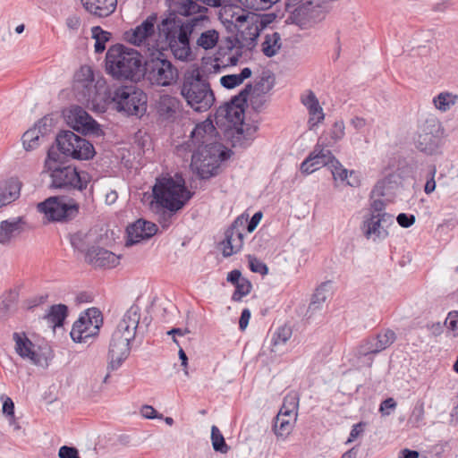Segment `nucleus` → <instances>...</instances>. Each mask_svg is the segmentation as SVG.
<instances>
[{"instance_id":"e433bc0d","label":"nucleus","mask_w":458,"mask_h":458,"mask_svg":"<svg viewBox=\"0 0 458 458\" xmlns=\"http://www.w3.org/2000/svg\"><path fill=\"white\" fill-rule=\"evenodd\" d=\"M92 38L95 42V52L100 54L106 49V43L110 39L111 33L102 30L99 26L91 29Z\"/></svg>"},{"instance_id":"72a5a7b5","label":"nucleus","mask_w":458,"mask_h":458,"mask_svg":"<svg viewBox=\"0 0 458 458\" xmlns=\"http://www.w3.org/2000/svg\"><path fill=\"white\" fill-rule=\"evenodd\" d=\"M251 73V70L249 67H245L239 74H228L222 76L220 83L224 88L232 89L241 85L244 80L250 78Z\"/></svg>"},{"instance_id":"864d4df0","label":"nucleus","mask_w":458,"mask_h":458,"mask_svg":"<svg viewBox=\"0 0 458 458\" xmlns=\"http://www.w3.org/2000/svg\"><path fill=\"white\" fill-rule=\"evenodd\" d=\"M292 336V329L289 327H279L272 337L274 345L284 344Z\"/></svg>"},{"instance_id":"393cba45","label":"nucleus","mask_w":458,"mask_h":458,"mask_svg":"<svg viewBox=\"0 0 458 458\" xmlns=\"http://www.w3.org/2000/svg\"><path fill=\"white\" fill-rule=\"evenodd\" d=\"M47 117L42 118L34 128L29 129L22 135V144L27 151L33 150L39 146L40 137H43L48 131Z\"/></svg>"},{"instance_id":"2eb2a0df","label":"nucleus","mask_w":458,"mask_h":458,"mask_svg":"<svg viewBox=\"0 0 458 458\" xmlns=\"http://www.w3.org/2000/svg\"><path fill=\"white\" fill-rule=\"evenodd\" d=\"M248 215H240L225 232V239L221 242L222 254L225 258L238 253L243 246L245 225Z\"/></svg>"},{"instance_id":"13d9d810","label":"nucleus","mask_w":458,"mask_h":458,"mask_svg":"<svg viewBox=\"0 0 458 458\" xmlns=\"http://www.w3.org/2000/svg\"><path fill=\"white\" fill-rule=\"evenodd\" d=\"M344 136V123L342 121H337L333 124L330 131V137L335 142L343 139Z\"/></svg>"},{"instance_id":"c9c22d12","label":"nucleus","mask_w":458,"mask_h":458,"mask_svg":"<svg viewBox=\"0 0 458 458\" xmlns=\"http://www.w3.org/2000/svg\"><path fill=\"white\" fill-rule=\"evenodd\" d=\"M458 99L457 95L448 92H442L433 98V103L438 110L445 112L456 103Z\"/></svg>"},{"instance_id":"9d476101","label":"nucleus","mask_w":458,"mask_h":458,"mask_svg":"<svg viewBox=\"0 0 458 458\" xmlns=\"http://www.w3.org/2000/svg\"><path fill=\"white\" fill-rule=\"evenodd\" d=\"M55 142L61 153L74 159L89 160L96 154L92 143L72 131H60L56 135Z\"/></svg>"},{"instance_id":"f257e3e1","label":"nucleus","mask_w":458,"mask_h":458,"mask_svg":"<svg viewBox=\"0 0 458 458\" xmlns=\"http://www.w3.org/2000/svg\"><path fill=\"white\" fill-rule=\"evenodd\" d=\"M56 153L49 150L45 167L50 173V187L73 191L74 198L50 197L38 205V209L48 220L69 221L79 214L81 205L87 206L94 200V184L89 173L78 170L75 166H62L56 163Z\"/></svg>"},{"instance_id":"ea45409f","label":"nucleus","mask_w":458,"mask_h":458,"mask_svg":"<svg viewBox=\"0 0 458 458\" xmlns=\"http://www.w3.org/2000/svg\"><path fill=\"white\" fill-rule=\"evenodd\" d=\"M378 341V352H381L390 347L396 340V334L391 329H382L376 334Z\"/></svg>"},{"instance_id":"2f4dec72","label":"nucleus","mask_w":458,"mask_h":458,"mask_svg":"<svg viewBox=\"0 0 458 458\" xmlns=\"http://www.w3.org/2000/svg\"><path fill=\"white\" fill-rule=\"evenodd\" d=\"M70 243L72 248L83 253L86 256V252L89 250H91V234L87 232L79 231L74 233L70 234Z\"/></svg>"},{"instance_id":"338daca9","label":"nucleus","mask_w":458,"mask_h":458,"mask_svg":"<svg viewBox=\"0 0 458 458\" xmlns=\"http://www.w3.org/2000/svg\"><path fill=\"white\" fill-rule=\"evenodd\" d=\"M141 414L146 419H162L163 415L158 414L157 411L150 405H143Z\"/></svg>"},{"instance_id":"a878e982","label":"nucleus","mask_w":458,"mask_h":458,"mask_svg":"<svg viewBox=\"0 0 458 458\" xmlns=\"http://www.w3.org/2000/svg\"><path fill=\"white\" fill-rule=\"evenodd\" d=\"M13 338L15 342V351L23 359H29L33 364H40L39 355L34 352V344L25 333H14Z\"/></svg>"},{"instance_id":"37998d69","label":"nucleus","mask_w":458,"mask_h":458,"mask_svg":"<svg viewBox=\"0 0 458 458\" xmlns=\"http://www.w3.org/2000/svg\"><path fill=\"white\" fill-rule=\"evenodd\" d=\"M299 405V397L296 393L287 394L284 399V403L280 409L281 415L292 416L296 412Z\"/></svg>"},{"instance_id":"473e14b6","label":"nucleus","mask_w":458,"mask_h":458,"mask_svg":"<svg viewBox=\"0 0 458 458\" xmlns=\"http://www.w3.org/2000/svg\"><path fill=\"white\" fill-rule=\"evenodd\" d=\"M281 46V36L278 32L267 33L262 43V52L266 56L272 57L277 54Z\"/></svg>"},{"instance_id":"79ce46f5","label":"nucleus","mask_w":458,"mask_h":458,"mask_svg":"<svg viewBox=\"0 0 458 458\" xmlns=\"http://www.w3.org/2000/svg\"><path fill=\"white\" fill-rule=\"evenodd\" d=\"M211 441L216 452L226 454L229 451V446L225 443L224 436L216 426H212L211 428Z\"/></svg>"},{"instance_id":"6ab92c4d","label":"nucleus","mask_w":458,"mask_h":458,"mask_svg":"<svg viewBox=\"0 0 458 458\" xmlns=\"http://www.w3.org/2000/svg\"><path fill=\"white\" fill-rule=\"evenodd\" d=\"M157 15L151 14L136 28L127 30L124 38L127 42L137 47L149 46V41L155 33Z\"/></svg>"},{"instance_id":"b1692460","label":"nucleus","mask_w":458,"mask_h":458,"mask_svg":"<svg viewBox=\"0 0 458 458\" xmlns=\"http://www.w3.org/2000/svg\"><path fill=\"white\" fill-rule=\"evenodd\" d=\"M301 103L306 106L309 112V128L314 129L318 123L325 119L323 108L313 91L309 90L307 95L301 97Z\"/></svg>"},{"instance_id":"412c9836","label":"nucleus","mask_w":458,"mask_h":458,"mask_svg":"<svg viewBox=\"0 0 458 458\" xmlns=\"http://www.w3.org/2000/svg\"><path fill=\"white\" fill-rule=\"evenodd\" d=\"M157 232V226L152 222L144 219H138L127 226L126 246H131L141 240L149 239Z\"/></svg>"},{"instance_id":"a19ab883","label":"nucleus","mask_w":458,"mask_h":458,"mask_svg":"<svg viewBox=\"0 0 458 458\" xmlns=\"http://www.w3.org/2000/svg\"><path fill=\"white\" fill-rule=\"evenodd\" d=\"M378 341V352H381L390 347L396 340V334L391 329H382L376 334Z\"/></svg>"},{"instance_id":"09e8293b","label":"nucleus","mask_w":458,"mask_h":458,"mask_svg":"<svg viewBox=\"0 0 458 458\" xmlns=\"http://www.w3.org/2000/svg\"><path fill=\"white\" fill-rule=\"evenodd\" d=\"M329 170L335 181L345 182L348 178L349 170L344 168L338 159L334 158Z\"/></svg>"},{"instance_id":"bf43d9fd","label":"nucleus","mask_w":458,"mask_h":458,"mask_svg":"<svg viewBox=\"0 0 458 458\" xmlns=\"http://www.w3.org/2000/svg\"><path fill=\"white\" fill-rule=\"evenodd\" d=\"M361 347L357 346L355 351V356L359 360V361L368 368H371L374 362V356L376 354H362Z\"/></svg>"},{"instance_id":"49530a36","label":"nucleus","mask_w":458,"mask_h":458,"mask_svg":"<svg viewBox=\"0 0 458 458\" xmlns=\"http://www.w3.org/2000/svg\"><path fill=\"white\" fill-rule=\"evenodd\" d=\"M361 347L362 354H377L378 352V341L375 335H371L365 339H363L360 344L358 345Z\"/></svg>"},{"instance_id":"4d7b16f0","label":"nucleus","mask_w":458,"mask_h":458,"mask_svg":"<svg viewBox=\"0 0 458 458\" xmlns=\"http://www.w3.org/2000/svg\"><path fill=\"white\" fill-rule=\"evenodd\" d=\"M445 325L454 332V335H458V311H450L445 318Z\"/></svg>"},{"instance_id":"69168bd1","label":"nucleus","mask_w":458,"mask_h":458,"mask_svg":"<svg viewBox=\"0 0 458 458\" xmlns=\"http://www.w3.org/2000/svg\"><path fill=\"white\" fill-rule=\"evenodd\" d=\"M437 173V169L435 166H432L429 170V177L428 178L425 186H424V191L427 194L432 193L436 189V181H435V174Z\"/></svg>"},{"instance_id":"6e6552de","label":"nucleus","mask_w":458,"mask_h":458,"mask_svg":"<svg viewBox=\"0 0 458 458\" xmlns=\"http://www.w3.org/2000/svg\"><path fill=\"white\" fill-rule=\"evenodd\" d=\"M181 95L196 112L208 110L216 100L210 84L199 72L184 77L181 86Z\"/></svg>"},{"instance_id":"c756f323","label":"nucleus","mask_w":458,"mask_h":458,"mask_svg":"<svg viewBox=\"0 0 458 458\" xmlns=\"http://www.w3.org/2000/svg\"><path fill=\"white\" fill-rule=\"evenodd\" d=\"M19 293L16 290H9L0 297V318L6 319L16 308Z\"/></svg>"},{"instance_id":"f704fd0d","label":"nucleus","mask_w":458,"mask_h":458,"mask_svg":"<svg viewBox=\"0 0 458 458\" xmlns=\"http://www.w3.org/2000/svg\"><path fill=\"white\" fill-rule=\"evenodd\" d=\"M68 314V308L64 304L52 305L46 318L52 323L54 327H62Z\"/></svg>"},{"instance_id":"bb28decb","label":"nucleus","mask_w":458,"mask_h":458,"mask_svg":"<svg viewBox=\"0 0 458 458\" xmlns=\"http://www.w3.org/2000/svg\"><path fill=\"white\" fill-rule=\"evenodd\" d=\"M83 7L89 13L98 17H107L112 14L117 0H81Z\"/></svg>"},{"instance_id":"a18cd8bd","label":"nucleus","mask_w":458,"mask_h":458,"mask_svg":"<svg viewBox=\"0 0 458 458\" xmlns=\"http://www.w3.org/2000/svg\"><path fill=\"white\" fill-rule=\"evenodd\" d=\"M251 283L243 277L239 284L235 285V291L233 293L232 300L233 301H240L242 299L248 295L251 291Z\"/></svg>"},{"instance_id":"c03bdc74","label":"nucleus","mask_w":458,"mask_h":458,"mask_svg":"<svg viewBox=\"0 0 458 458\" xmlns=\"http://www.w3.org/2000/svg\"><path fill=\"white\" fill-rule=\"evenodd\" d=\"M279 0H239V2L249 10L263 11L269 9Z\"/></svg>"},{"instance_id":"603ef678","label":"nucleus","mask_w":458,"mask_h":458,"mask_svg":"<svg viewBox=\"0 0 458 458\" xmlns=\"http://www.w3.org/2000/svg\"><path fill=\"white\" fill-rule=\"evenodd\" d=\"M328 283H324L316 289L311 300L310 306L314 309L318 308L319 304L323 303L327 298Z\"/></svg>"},{"instance_id":"4c0bfd02","label":"nucleus","mask_w":458,"mask_h":458,"mask_svg":"<svg viewBox=\"0 0 458 458\" xmlns=\"http://www.w3.org/2000/svg\"><path fill=\"white\" fill-rule=\"evenodd\" d=\"M219 35L216 30H208L200 34L197 45L205 49H212L218 42Z\"/></svg>"},{"instance_id":"8fccbe9b","label":"nucleus","mask_w":458,"mask_h":458,"mask_svg":"<svg viewBox=\"0 0 458 458\" xmlns=\"http://www.w3.org/2000/svg\"><path fill=\"white\" fill-rule=\"evenodd\" d=\"M94 73L90 66L84 65L75 73L74 82L94 83Z\"/></svg>"},{"instance_id":"39448f33","label":"nucleus","mask_w":458,"mask_h":458,"mask_svg":"<svg viewBox=\"0 0 458 458\" xmlns=\"http://www.w3.org/2000/svg\"><path fill=\"white\" fill-rule=\"evenodd\" d=\"M140 54L123 45L112 46L106 55V67L109 74L118 80L139 81L144 76Z\"/></svg>"},{"instance_id":"5701e85b","label":"nucleus","mask_w":458,"mask_h":458,"mask_svg":"<svg viewBox=\"0 0 458 458\" xmlns=\"http://www.w3.org/2000/svg\"><path fill=\"white\" fill-rule=\"evenodd\" d=\"M240 36L247 47H254L260 33V29L251 13L237 18Z\"/></svg>"},{"instance_id":"f8f14e48","label":"nucleus","mask_w":458,"mask_h":458,"mask_svg":"<svg viewBox=\"0 0 458 458\" xmlns=\"http://www.w3.org/2000/svg\"><path fill=\"white\" fill-rule=\"evenodd\" d=\"M144 75L157 86H170L178 79V70L166 59L157 57L145 61Z\"/></svg>"},{"instance_id":"e2e57ef3","label":"nucleus","mask_w":458,"mask_h":458,"mask_svg":"<svg viewBox=\"0 0 458 458\" xmlns=\"http://www.w3.org/2000/svg\"><path fill=\"white\" fill-rule=\"evenodd\" d=\"M365 426L366 423L363 421L354 424L352 428L349 437L345 444L348 445L353 442L364 431Z\"/></svg>"},{"instance_id":"3c124183","label":"nucleus","mask_w":458,"mask_h":458,"mask_svg":"<svg viewBox=\"0 0 458 458\" xmlns=\"http://www.w3.org/2000/svg\"><path fill=\"white\" fill-rule=\"evenodd\" d=\"M253 18L255 19V21L258 23L260 30H263L269 27L270 24H272L277 18V15L275 13H251Z\"/></svg>"},{"instance_id":"0eeeda50","label":"nucleus","mask_w":458,"mask_h":458,"mask_svg":"<svg viewBox=\"0 0 458 458\" xmlns=\"http://www.w3.org/2000/svg\"><path fill=\"white\" fill-rule=\"evenodd\" d=\"M152 191L156 202L171 212L182 209L193 195L179 174L158 179Z\"/></svg>"},{"instance_id":"7c9ffc66","label":"nucleus","mask_w":458,"mask_h":458,"mask_svg":"<svg viewBox=\"0 0 458 458\" xmlns=\"http://www.w3.org/2000/svg\"><path fill=\"white\" fill-rule=\"evenodd\" d=\"M73 90L77 99L82 103H89L94 101L97 89L94 83H81L74 82Z\"/></svg>"},{"instance_id":"20e7f679","label":"nucleus","mask_w":458,"mask_h":458,"mask_svg":"<svg viewBox=\"0 0 458 458\" xmlns=\"http://www.w3.org/2000/svg\"><path fill=\"white\" fill-rule=\"evenodd\" d=\"M148 323L145 317L140 325V308L138 305L130 307L111 335L107 354L108 370H117L122 366L130 355V343L135 339L142 325L148 327Z\"/></svg>"},{"instance_id":"f3484780","label":"nucleus","mask_w":458,"mask_h":458,"mask_svg":"<svg viewBox=\"0 0 458 458\" xmlns=\"http://www.w3.org/2000/svg\"><path fill=\"white\" fill-rule=\"evenodd\" d=\"M415 144L420 151L427 155L437 153L441 144L439 124L435 121L427 122L423 124L420 129Z\"/></svg>"},{"instance_id":"7ed1b4c3","label":"nucleus","mask_w":458,"mask_h":458,"mask_svg":"<svg viewBox=\"0 0 458 458\" xmlns=\"http://www.w3.org/2000/svg\"><path fill=\"white\" fill-rule=\"evenodd\" d=\"M216 129L212 122L197 124L191 132L189 146L197 148L191 157V166L202 180L218 174L220 165L231 156V150L216 140Z\"/></svg>"},{"instance_id":"f03ea898","label":"nucleus","mask_w":458,"mask_h":458,"mask_svg":"<svg viewBox=\"0 0 458 458\" xmlns=\"http://www.w3.org/2000/svg\"><path fill=\"white\" fill-rule=\"evenodd\" d=\"M179 13L183 16L197 14L186 22L175 14H170L157 25L159 35L164 37L173 55L179 60H186L191 55L190 38L194 29L208 21V8L194 0H182Z\"/></svg>"},{"instance_id":"a211bd4d","label":"nucleus","mask_w":458,"mask_h":458,"mask_svg":"<svg viewBox=\"0 0 458 458\" xmlns=\"http://www.w3.org/2000/svg\"><path fill=\"white\" fill-rule=\"evenodd\" d=\"M327 0H304L295 9L294 17L302 25H312L325 17Z\"/></svg>"},{"instance_id":"de8ad7c7","label":"nucleus","mask_w":458,"mask_h":458,"mask_svg":"<svg viewBox=\"0 0 458 458\" xmlns=\"http://www.w3.org/2000/svg\"><path fill=\"white\" fill-rule=\"evenodd\" d=\"M424 417H425L424 403H418L414 406L408 421L410 424H411L412 427L419 428L422 424V422L424 420Z\"/></svg>"},{"instance_id":"4be33fe9","label":"nucleus","mask_w":458,"mask_h":458,"mask_svg":"<svg viewBox=\"0 0 458 458\" xmlns=\"http://www.w3.org/2000/svg\"><path fill=\"white\" fill-rule=\"evenodd\" d=\"M85 260L98 267H114L119 264L118 256L99 246H92L91 250L86 252Z\"/></svg>"},{"instance_id":"680f3d73","label":"nucleus","mask_w":458,"mask_h":458,"mask_svg":"<svg viewBox=\"0 0 458 458\" xmlns=\"http://www.w3.org/2000/svg\"><path fill=\"white\" fill-rule=\"evenodd\" d=\"M59 458H80L78 450L73 446L63 445L58 452Z\"/></svg>"},{"instance_id":"cd10ccee","label":"nucleus","mask_w":458,"mask_h":458,"mask_svg":"<svg viewBox=\"0 0 458 458\" xmlns=\"http://www.w3.org/2000/svg\"><path fill=\"white\" fill-rule=\"evenodd\" d=\"M21 188V182L16 178L0 182V208L18 199Z\"/></svg>"},{"instance_id":"6e6d98bb","label":"nucleus","mask_w":458,"mask_h":458,"mask_svg":"<svg viewBox=\"0 0 458 458\" xmlns=\"http://www.w3.org/2000/svg\"><path fill=\"white\" fill-rule=\"evenodd\" d=\"M249 266L250 269L254 273H259L260 275H267L268 273L267 266L257 258L250 256Z\"/></svg>"},{"instance_id":"ddd939ff","label":"nucleus","mask_w":458,"mask_h":458,"mask_svg":"<svg viewBox=\"0 0 458 458\" xmlns=\"http://www.w3.org/2000/svg\"><path fill=\"white\" fill-rule=\"evenodd\" d=\"M102 323L101 312L94 308L89 309L74 322L70 333L71 337L75 343H87L88 339L98 335Z\"/></svg>"},{"instance_id":"c85d7f7f","label":"nucleus","mask_w":458,"mask_h":458,"mask_svg":"<svg viewBox=\"0 0 458 458\" xmlns=\"http://www.w3.org/2000/svg\"><path fill=\"white\" fill-rule=\"evenodd\" d=\"M22 232V220L21 217L4 220L0 223V243L7 244L12 239Z\"/></svg>"},{"instance_id":"0e129e2a","label":"nucleus","mask_w":458,"mask_h":458,"mask_svg":"<svg viewBox=\"0 0 458 458\" xmlns=\"http://www.w3.org/2000/svg\"><path fill=\"white\" fill-rule=\"evenodd\" d=\"M396 221L400 226L408 228L415 223V216L413 215L400 213L396 217Z\"/></svg>"},{"instance_id":"5fc2aeb1","label":"nucleus","mask_w":458,"mask_h":458,"mask_svg":"<svg viewBox=\"0 0 458 458\" xmlns=\"http://www.w3.org/2000/svg\"><path fill=\"white\" fill-rule=\"evenodd\" d=\"M0 400L3 403V413L9 418L10 424H13V420H14V403L10 397L6 396L5 394H2L0 396Z\"/></svg>"},{"instance_id":"052dcab7","label":"nucleus","mask_w":458,"mask_h":458,"mask_svg":"<svg viewBox=\"0 0 458 458\" xmlns=\"http://www.w3.org/2000/svg\"><path fill=\"white\" fill-rule=\"evenodd\" d=\"M397 406L396 402L394 398L389 397L384 400L379 406V411L384 416H388L391 413V411H394Z\"/></svg>"},{"instance_id":"1a4fd4ad","label":"nucleus","mask_w":458,"mask_h":458,"mask_svg":"<svg viewBox=\"0 0 458 458\" xmlns=\"http://www.w3.org/2000/svg\"><path fill=\"white\" fill-rule=\"evenodd\" d=\"M110 98L119 112L142 116L147 111V95L134 86H121L110 92Z\"/></svg>"},{"instance_id":"774afa93","label":"nucleus","mask_w":458,"mask_h":458,"mask_svg":"<svg viewBox=\"0 0 458 458\" xmlns=\"http://www.w3.org/2000/svg\"><path fill=\"white\" fill-rule=\"evenodd\" d=\"M262 213L260 211L259 212H256L252 217L250 218V220L247 221L246 225H247V231L249 233H252L256 227L258 226V225L259 224L261 218H262Z\"/></svg>"},{"instance_id":"9b49d317","label":"nucleus","mask_w":458,"mask_h":458,"mask_svg":"<svg viewBox=\"0 0 458 458\" xmlns=\"http://www.w3.org/2000/svg\"><path fill=\"white\" fill-rule=\"evenodd\" d=\"M251 91L252 85H245L238 95L234 96L229 102L220 106L216 109V118H224L233 125H240L241 127L237 128V132L242 134L243 132L244 106Z\"/></svg>"},{"instance_id":"423d86ee","label":"nucleus","mask_w":458,"mask_h":458,"mask_svg":"<svg viewBox=\"0 0 458 458\" xmlns=\"http://www.w3.org/2000/svg\"><path fill=\"white\" fill-rule=\"evenodd\" d=\"M375 195H384L381 182H377L371 191L368 214L361 225L363 235L374 242L386 239L389 234L388 228L394 225V216L386 211V202L381 199H374Z\"/></svg>"},{"instance_id":"58836bf2","label":"nucleus","mask_w":458,"mask_h":458,"mask_svg":"<svg viewBox=\"0 0 458 458\" xmlns=\"http://www.w3.org/2000/svg\"><path fill=\"white\" fill-rule=\"evenodd\" d=\"M285 417L287 416L281 415V412H279L275 419L273 430L277 437H285L292 431L293 425L289 420L285 419Z\"/></svg>"},{"instance_id":"4468645a","label":"nucleus","mask_w":458,"mask_h":458,"mask_svg":"<svg viewBox=\"0 0 458 458\" xmlns=\"http://www.w3.org/2000/svg\"><path fill=\"white\" fill-rule=\"evenodd\" d=\"M153 110L157 123L166 126L182 117V105L178 98L162 94L155 99Z\"/></svg>"},{"instance_id":"dca6fc26","label":"nucleus","mask_w":458,"mask_h":458,"mask_svg":"<svg viewBox=\"0 0 458 458\" xmlns=\"http://www.w3.org/2000/svg\"><path fill=\"white\" fill-rule=\"evenodd\" d=\"M67 124L82 134L98 135L99 124L82 107L72 106L64 114Z\"/></svg>"},{"instance_id":"aec40b11","label":"nucleus","mask_w":458,"mask_h":458,"mask_svg":"<svg viewBox=\"0 0 458 458\" xmlns=\"http://www.w3.org/2000/svg\"><path fill=\"white\" fill-rule=\"evenodd\" d=\"M335 157L329 149L322 148L317 144L314 150L305 158L301 165V171L303 174H310L323 166H331Z\"/></svg>"}]
</instances>
